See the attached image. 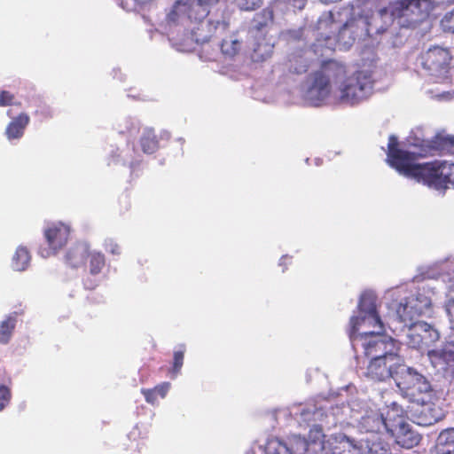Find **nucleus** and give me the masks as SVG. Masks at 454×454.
<instances>
[{
	"instance_id": "nucleus-7",
	"label": "nucleus",
	"mask_w": 454,
	"mask_h": 454,
	"mask_svg": "<svg viewBox=\"0 0 454 454\" xmlns=\"http://www.w3.org/2000/svg\"><path fill=\"white\" fill-rule=\"evenodd\" d=\"M346 74L344 65L335 61H325L320 69L313 74L309 93L318 99L325 98L331 91V82L337 81Z\"/></svg>"
},
{
	"instance_id": "nucleus-45",
	"label": "nucleus",
	"mask_w": 454,
	"mask_h": 454,
	"mask_svg": "<svg viewBox=\"0 0 454 454\" xmlns=\"http://www.w3.org/2000/svg\"><path fill=\"white\" fill-rule=\"evenodd\" d=\"M286 259H287V257H286V256H283V257L281 258V260H286Z\"/></svg>"
},
{
	"instance_id": "nucleus-20",
	"label": "nucleus",
	"mask_w": 454,
	"mask_h": 454,
	"mask_svg": "<svg viewBox=\"0 0 454 454\" xmlns=\"http://www.w3.org/2000/svg\"><path fill=\"white\" fill-rule=\"evenodd\" d=\"M325 454H362L361 439L356 441L345 434L333 437L323 446Z\"/></svg>"
},
{
	"instance_id": "nucleus-41",
	"label": "nucleus",
	"mask_w": 454,
	"mask_h": 454,
	"mask_svg": "<svg viewBox=\"0 0 454 454\" xmlns=\"http://www.w3.org/2000/svg\"><path fill=\"white\" fill-rule=\"evenodd\" d=\"M106 250L114 254H119L121 253V247L119 245L113 242L112 240L106 244Z\"/></svg>"
},
{
	"instance_id": "nucleus-27",
	"label": "nucleus",
	"mask_w": 454,
	"mask_h": 454,
	"mask_svg": "<svg viewBox=\"0 0 454 454\" xmlns=\"http://www.w3.org/2000/svg\"><path fill=\"white\" fill-rule=\"evenodd\" d=\"M140 145L145 153H154L160 147L159 139L153 129L144 130L140 137Z\"/></svg>"
},
{
	"instance_id": "nucleus-1",
	"label": "nucleus",
	"mask_w": 454,
	"mask_h": 454,
	"mask_svg": "<svg viewBox=\"0 0 454 454\" xmlns=\"http://www.w3.org/2000/svg\"><path fill=\"white\" fill-rule=\"evenodd\" d=\"M394 21L393 16L388 14L386 8L381 9L376 16L354 17L348 20L341 27H339L333 20V14L318 21V29L329 28V33H320V36L325 41L333 39L335 46L340 50L349 49L356 39L370 36L372 30L375 33H382L387 27Z\"/></svg>"
},
{
	"instance_id": "nucleus-10",
	"label": "nucleus",
	"mask_w": 454,
	"mask_h": 454,
	"mask_svg": "<svg viewBox=\"0 0 454 454\" xmlns=\"http://www.w3.org/2000/svg\"><path fill=\"white\" fill-rule=\"evenodd\" d=\"M433 7L431 0H399V27H416L428 17Z\"/></svg>"
},
{
	"instance_id": "nucleus-35",
	"label": "nucleus",
	"mask_w": 454,
	"mask_h": 454,
	"mask_svg": "<svg viewBox=\"0 0 454 454\" xmlns=\"http://www.w3.org/2000/svg\"><path fill=\"white\" fill-rule=\"evenodd\" d=\"M184 352H185V347L184 345H181L177 350L174 351L173 365L170 370V372L173 377H176L179 373V372L183 366Z\"/></svg>"
},
{
	"instance_id": "nucleus-6",
	"label": "nucleus",
	"mask_w": 454,
	"mask_h": 454,
	"mask_svg": "<svg viewBox=\"0 0 454 454\" xmlns=\"http://www.w3.org/2000/svg\"><path fill=\"white\" fill-rule=\"evenodd\" d=\"M205 18L204 9L199 8L194 0H176L166 13L165 23L169 28L183 27L188 31L192 21Z\"/></svg>"
},
{
	"instance_id": "nucleus-23",
	"label": "nucleus",
	"mask_w": 454,
	"mask_h": 454,
	"mask_svg": "<svg viewBox=\"0 0 454 454\" xmlns=\"http://www.w3.org/2000/svg\"><path fill=\"white\" fill-rule=\"evenodd\" d=\"M382 427H384L391 435H394V430L388 427L382 415L370 414L364 416L360 420V427L367 433V434H379Z\"/></svg>"
},
{
	"instance_id": "nucleus-33",
	"label": "nucleus",
	"mask_w": 454,
	"mask_h": 454,
	"mask_svg": "<svg viewBox=\"0 0 454 454\" xmlns=\"http://www.w3.org/2000/svg\"><path fill=\"white\" fill-rule=\"evenodd\" d=\"M267 454H294L292 450L278 438L270 439L265 446Z\"/></svg>"
},
{
	"instance_id": "nucleus-17",
	"label": "nucleus",
	"mask_w": 454,
	"mask_h": 454,
	"mask_svg": "<svg viewBox=\"0 0 454 454\" xmlns=\"http://www.w3.org/2000/svg\"><path fill=\"white\" fill-rule=\"evenodd\" d=\"M431 308V301L423 294H411L404 304L399 303V321H419Z\"/></svg>"
},
{
	"instance_id": "nucleus-26",
	"label": "nucleus",
	"mask_w": 454,
	"mask_h": 454,
	"mask_svg": "<svg viewBox=\"0 0 454 454\" xmlns=\"http://www.w3.org/2000/svg\"><path fill=\"white\" fill-rule=\"evenodd\" d=\"M435 450L436 454H454V427L440 433Z\"/></svg>"
},
{
	"instance_id": "nucleus-31",
	"label": "nucleus",
	"mask_w": 454,
	"mask_h": 454,
	"mask_svg": "<svg viewBox=\"0 0 454 454\" xmlns=\"http://www.w3.org/2000/svg\"><path fill=\"white\" fill-rule=\"evenodd\" d=\"M30 261L31 255L27 247L20 246L13 254L12 266L15 270L23 271L28 267Z\"/></svg>"
},
{
	"instance_id": "nucleus-38",
	"label": "nucleus",
	"mask_w": 454,
	"mask_h": 454,
	"mask_svg": "<svg viewBox=\"0 0 454 454\" xmlns=\"http://www.w3.org/2000/svg\"><path fill=\"white\" fill-rule=\"evenodd\" d=\"M219 1L220 0H194L196 5L199 8L204 9L206 12V18L208 16L211 7L216 5Z\"/></svg>"
},
{
	"instance_id": "nucleus-16",
	"label": "nucleus",
	"mask_w": 454,
	"mask_h": 454,
	"mask_svg": "<svg viewBox=\"0 0 454 454\" xmlns=\"http://www.w3.org/2000/svg\"><path fill=\"white\" fill-rule=\"evenodd\" d=\"M43 234L48 247H40L39 254L42 257L47 258L56 254L67 245L70 228L62 223H54L45 228Z\"/></svg>"
},
{
	"instance_id": "nucleus-11",
	"label": "nucleus",
	"mask_w": 454,
	"mask_h": 454,
	"mask_svg": "<svg viewBox=\"0 0 454 454\" xmlns=\"http://www.w3.org/2000/svg\"><path fill=\"white\" fill-rule=\"evenodd\" d=\"M434 395H429L415 406L399 405L400 410L404 415L411 419L414 423L420 426H431L442 419L443 414L442 410L434 402Z\"/></svg>"
},
{
	"instance_id": "nucleus-13",
	"label": "nucleus",
	"mask_w": 454,
	"mask_h": 454,
	"mask_svg": "<svg viewBox=\"0 0 454 454\" xmlns=\"http://www.w3.org/2000/svg\"><path fill=\"white\" fill-rule=\"evenodd\" d=\"M409 143L416 151L415 156L427 157L428 155L454 154V136L436 135L431 139L411 137Z\"/></svg>"
},
{
	"instance_id": "nucleus-30",
	"label": "nucleus",
	"mask_w": 454,
	"mask_h": 454,
	"mask_svg": "<svg viewBox=\"0 0 454 454\" xmlns=\"http://www.w3.org/2000/svg\"><path fill=\"white\" fill-rule=\"evenodd\" d=\"M432 354L442 360L446 370L454 375V342H449L442 349L433 351Z\"/></svg>"
},
{
	"instance_id": "nucleus-40",
	"label": "nucleus",
	"mask_w": 454,
	"mask_h": 454,
	"mask_svg": "<svg viewBox=\"0 0 454 454\" xmlns=\"http://www.w3.org/2000/svg\"><path fill=\"white\" fill-rule=\"evenodd\" d=\"M11 399V391L5 386H0V411L3 410Z\"/></svg>"
},
{
	"instance_id": "nucleus-9",
	"label": "nucleus",
	"mask_w": 454,
	"mask_h": 454,
	"mask_svg": "<svg viewBox=\"0 0 454 454\" xmlns=\"http://www.w3.org/2000/svg\"><path fill=\"white\" fill-rule=\"evenodd\" d=\"M401 331L405 333V344L415 349L430 347L439 340V333L424 321H406Z\"/></svg>"
},
{
	"instance_id": "nucleus-14",
	"label": "nucleus",
	"mask_w": 454,
	"mask_h": 454,
	"mask_svg": "<svg viewBox=\"0 0 454 454\" xmlns=\"http://www.w3.org/2000/svg\"><path fill=\"white\" fill-rule=\"evenodd\" d=\"M274 12L270 8H265L256 13L253 19L252 33L256 42L254 52H257L262 59L269 57L272 52L273 43L266 42L262 43L261 39L266 40V29L273 24Z\"/></svg>"
},
{
	"instance_id": "nucleus-8",
	"label": "nucleus",
	"mask_w": 454,
	"mask_h": 454,
	"mask_svg": "<svg viewBox=\"0 0 454 454\" xmlns=\"http://www.w3.org/2000/svg\"><path fill=\"white\" fill-rule=\"evenodd\" d=\"M219 21L201 19L194 20L188 27L190 33L184 34V38L175 41V44L181 51L190 52L196 49L197 45H204L214 36Z\"/></svg>"
},
{
	"instance_id": "nucleus-44",
	"label": "nucleus",
	"mask_w": 454,
	"mask_h": 454,
	"mask_svg": "<svg viewBox=\"0 0 454 454\" xmlns=\"http://www.w3.org/2000/svg\"><path fill=\"white\" fill-rule=\"evenodd\" d=\"M7 114L11 116V110L7 111Z\"/></svg>"
},
{
	"instance_id": "nucleus-43",
	"label": "nucleus",
	"mask_w": 454,
	"mask_h": 454,
	"mask_svg": "<svg viewBox=\"0 0 454 454\" xmlns=\"http://www.w3.org/2000/svg\"><path fill=\"white\" fill-rule=\"evenodd\" d=\"M316 434H318V436H324L323 434V432H322V429L321 428H317L316 429Z\"/></svg>"
},
{
	"instance_id": "nucleus-42",
	"label": "nucleus",
	"mask_w": 454,
	"mask_h": 454,
	"mask_svg": "<svg viewBox=\"0 0 454 454\" xmlns=\"http://www.w3.org/2000/svg\"><path fill=\"white\" fill-rule=\"evenodd\" d=\"M35 114L36 115L40 114L44 118L51 117V115H52L50 107L47 106H43L41 107V109H37L35 111Z\"/></svg>"
},
{
	"instance_id": "nucleus-36",
	"label": "nucleus",
	"mask_w": 454,
	"mask_h": 454,
	"mask_svg": "<svg viewBox=\"0 0 454 454\" xmlns=\"http://www.w3.org/2000/svg\"><path fill=\"white\" fill-rule=\"evenodd\" d=\"M289 62V70L294 74L306 73L309 68L306 60L301 57H294V59H290Z\"/></svg>"
},
{
	"instance_id": "nucleus-18",
	"label": "nucleus",
	"mask_w": 454,
	"mask_h": 454,
	"mask_svg": "<svg viewBox=\"0 0 454 454\" xmlns=\"http://www.w3.org/2000/svg\"><path fill=\"white\" fill-rule=\"evenodd\" d=\"M367 371L372 379L380 381L393 378L397 373V355L389 352L382 356L372 359Z\"/></svg>"
},
{
	"instance_id": "nucleus-39",
	"label": "nucleus",
	"mask_w": 454,
	"mask_h": 454,
	"mask_svg": "<svg viewBox=\"0 0 454 454\" xmlns=\"http://www.w3.org/2000/svg\"><path fill=\"white\" fill-rule=\"evenodd\" d=\"M14 95L8 90H0V106H7L14 104Z\"/></svg>"
},
{
	"instance_id": "nucleus-22",
	"label": "nucleus",
	"mask_w": 454,
	"mask_h": 454,
	"mask_svg": "<svg viewBox=\"0 0 454 454\" xmlns=\"http://www.w3.org/2000/svg\"><path fill=\"white\" fill-rule=\"evenodd\" d=\"M362 454H391L389 445L379 434H366L361 438Z\"/></svg>"
},
{
	"instance_id": "nucleus-19",
	"label": "nucleus",
	"mask_w": 454,
	"mask_h": 454,
	"mask_svg": "<svg viewBox=\"0 0 454 454\" xmlns=\"http://www.w3.org/2000/svg\"><path fill=\"white\" fill-rule=\"evenodd\" d=\"M87 260L88 271L85 270L82 283L86 289L94 290L99 283L98 276L106 266V257L101 252L90 251Z\"/></svg>"
},
{
	"instance_id": "nucleus-15",
	"label": "nucleus",
	"mask_w": 454,
	"mask_h": 454,
	"mask_svg": "<svg viewBox=\"0 0 454 454\" xmlns=\"http://www.w3.org/2000/svg\"><path fill=\"white\" fill-rule=\"evenodd\" d=\"M376 297L370 293H364L361 295L358 302V315L353 316L349 319V327L352 326L354 318L359 319L357 326H367L382 329V321L377 310Z\"/></svg>"
},
{
	"instance_id": "nucleus-5",
	"label": "nucleus",
	"mask_w": 454,
	"mask_h": 454,
	"mask_svg": "<svg viewBox=\"0 0 454 454\" xmlns=\"http://www.w3.org/2000/svg\"><path fill=\"white\" fill-rule=\"evenodd\" d=\"M372 87V71L358 70L348 76L340 85V98L352 106L358 104L371 95Z\"/></svg>"
},
{
	"instance_id": "nucleus-28",
	"label": "nucleus",
	"mask_w": 454,
	"mask_h": 454,
	"mask_svg": "<svg viewBox=\"0 0 454 454\" xmlns=\"http://www.w3.org/2000/svg\"><path fill=\"white\" fill-rule=\"evenodd\" d=\"M221 52L225 59H232L241 50V42L234 35L224 38L220 44Z\"/></svg>"
},
{
	"instance_id": "nucleus-24",
	"label": "nucleus",
	"mask_w": 454,
	"mask_h": 454,
	"mask_svg": "<svg viewBox=\"0 0 454 454\" xmlns=\"http://www.w3.org/2000/svg\"><path fill=\"white\" fill-rule=\"evenodd\" d=\"M29 121L30 118L26 113H21L17 117L13 118L5 129L7 138L9 140L21 138Z\"/></svg>"
},
{
	"instance_id": "nucleus-29",
	"label": "nucleus",
	"mask_w": 454,
	"mask_h": 454,
	"mask_svg": "<svg viewBox=\"0 0 454 454\" xmlns=\"http://www.w3.org/2000/svg\"><path fill=\"white\" fill-rule=\"evenodd\" d=\"M170 388L169 382H162L153 388H142L141 393L147 403L154 404L158 398H164Z\"/></svg>"
},
{
	"instance_id": "nucleus-34",
	"label": "nucleus",
	"mask_w": 454,
	"mask_h": 454,
	"mask_svg": "<svg viewBox=\"0 0 454 454\" xmlns=\"http://www.w3.org/2000/svg\"><path fill=\"white\" fill-rule=\"evenodd\" d=\"M386 160L390 167L397 169V137L395 135L389 137Z\"/></svg>"
},
{
	"instance_id": "nucleus-25",
	"label": "nucleus",
	"mask_w": 454,
	"mask_h": 454,
	"mask_svg": "<svg viewBox=\"0 0 454 454\" xmlns=\"http://www.w3.org/2000/svg\"><path fill=\"white\" fill-rule=\"evenodd\" d=\"M420 440V435L409 424L399 423V447L410 450L417 446Z\"/></svg>"
},
{
	"instance_id": "nucleus-37",
	"label": "nucleus",
	"mask_w": 454,
	"mask_h": 454,
	"mask_svg": "<svg viewBox=\"0 0 454 454\" xmlns=\"http://www.w3.org/2000/svg\"><path fill=\"white\" fill-rule=\"evenodd\" d=\"M441 26L444 31L454 33V8L445 13L441 20Z\"/></svg>"
},
{
	"instance_id": "nucleus-2",
	"label": "nucleus",
	"mask_w": 454,
	"mask_h": 454,
	"mask_svg": "<svg viewBox=\"0 0 454 454\" xmlns=\"http://www.w3.org/2000/svg\"><path fill=\"white\" fill-rule=\"evenodd\" d=\"M399 174L435 190L454 186V163L438 160L419 163L414 153L401 149Z\"/></svg>"
},
{
	"instance_id": "nucleus-3",
	"label": "nucleus",
	"mask_w": 454,
	"mask_h": 454,
	"mask_svg": "<svg viewBox=\"0 0 454 454\" xmlns=\"http://www.w3.org/2000/svg\"><path fill=\"white\" fill-rule=\"evenodd\" d=\"M358 320L354 318L352 326L348 330L349 340L356 356H363L372 360L389 353L394 347V340L383 334L384 325H382L381 330L378 328L377 331L359 333L362 326H357Z\"/></svg>"
},
{
	"instance_id": "nucleus-21",
	"label": "nucleus",
	"mask_w": 454,
	"mask_h": 454,
	"mask_svg": "<svg viewBox=\"0 0 454 454\" xmlns=\"http://www.w3.org/2000/svg\"><path fill=\"white\" fill-rule=\"evenodd\" d=\"M90 253V245L87 242H77L67 250L65 255L66 263L74 269L85 266Z\"/></svg>"
},
{
	"instance_id": "nucleus-12",
	"label": "nucleus",
	"mask_w": 454,
	"mask_h": 454,
	"mask_svg": "<svg viewBox=\"0 0 454 454\" xmlns=\"http://www.w3.org/2000/svg\"><path fill=\"white\" fill-rule=\"evenodd\" d=\"M420 59L423 68L437 77H448L453 68L452 55L448 48L433 46L422 53Z\"/></svg>"
},
{
	"instance_id": "nucleus-4",
	"label": "nucleus",
	"mask_w": 454,
	"mask_h": 454,
	"mask_svg": "<svg viewBox=\"0 0 454 454\" xmlns=\"http://www.w3.org/2000/svg\"><path fill=\"white\" fill-rule=\"evenodd\" d=\"M399 391L407 406H415L434 392L429 381L420 373L408 368L400 376Z\"/></svg>"
},
{
	"instance_id": "nucleus-32",
	"label": "nucleus",
	"mask_w": 454,
	"mask_h": 454,
	"mask_svg": "<svg viewBox=\"0 0 454 454\" xmlns=\"http://www.w3.org/2000/svg\"><path fill=\"white\" fill-rule=\"evenodd\" d=\"M16 319L12 317H8L6 319L1 322L0 324V343L7 344L12 333L15 329Z\"/></svg>"
}]
</instances>
